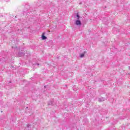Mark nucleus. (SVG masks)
I'll use <instances>...</instances> for the list:
<instances>
[{
    "label": "nucleus",
    "mask_w": 130,
    "mask_h": 130,
    "mask_svg": "<svg viewBox=\"0 0 130 130\" xmlns=\"http://www.w3.org/2000/svg\"><path fill=\"white\" fill-rule=\"evenodd\" d=\"M76 25H77V26H81L82 25V22H81V21H80V20L77 19L76 21L75 22Z\"/></svg>",
    "instance_id": "nucleus-1"
},
{
    "label": "nucleus",
    "mask_w": 130,
    "mask_h": 130,
    "mask_svg": "<svg viewBox=\"0 0 130 130\" xmlns=\"http://www.w3.org/2000/svg\"><path fill=\"white\" fill-rule=\"evenodd\" d=\"M44 35H45V33L43 32L42 35V40H45L47 39V38L46 37H45Z\"/></svg>",
    "instance_id": "nucleus-2"
},
{
    "label": "nucleus",
    "mask_w": 130,
    "mask_h": 130,
    "mask_svg": "<svg viewBox=\"0 0 130 130\" xmlns=\"http://www.w3.org/2000/svg\"><path fill=\"white\" fill-rule=\"evenodd\" d=\"M105 100V99L104 98L99 99V102H103V101H104Z\"/></svg>",
    "instance_id": "nucleus-3"
},
{
    "label": "nucleus",
    "mask_w": 130,
    "mask_h": 130,
    "mask_svg": "<svg viewBox=\"0 0 130 130\" xmlns=\"http://www.w3.org/2000/svg\"><path fill=\"white\" fill-rule=\"evenodd\" d=\"M48 105H53V101H51L48 102Z\"/></svg>",
    "instance_id": "nucleus-4"
},
{
    "label": "nucleus",
    "mask_w": 130,
    "mask_h": 130,
    "mask_svg": "<svg viewBox=\"0 0 130 130\" xmlns=\"http://www.w3.org/2000/svg\"><path fill=\"white\" fill-rule=\"evenodd\" d=\"M85 53H86V52L84 51V53H82L80 54V57L83 58L84 56H85Z\"/></svg>",
    "instance_id": "nucleus-5"
},
{
    "label": "nucleus",
    "mask_w": 130,
    "mask_h": 130,
    "mask_svg": "<svg viewBox=\"0 0 130 130\" xmlns=\"http://www.w3.org/2000/svg\"><path fill=\"white\" fill-rule=\"evenodd\" d=\"M77 20H80V15H79V14H77Z\"/></svg>",
    "instance_id": "nucleus-6"
},
{
    "label": "nucleus",
    "mask_w": 130,
    "mask_h": 130,
    "mask_svg": "<svg viewBox=\"0 0 130 130\" xmlns=\"http://www.w3.org/2000/svg\"><path fill=\"white\" fill-rule=\"evenodd\" d=\"M27 127H31V125H30V124H28V125H27Z\"/></svg>",
    "instance_id": "nucleus-7"
},
{
    "label": "nucleus",
    "mask_w": 130,
    "mask_h": 130,
    "mask_svg": "<svg viewBox=\"0 0 130 130\" xmlns=\"http://www.w3.org/2000/svg\"><path fill=\"white\" fill-rule=\"evenodd\" d=\"M44 87H45V88H46V86H45Z\"/></svg>",
    "instance_id": "nucleus-8"
},
{
    "label": "nucleus",
    "mask_w": 130,
    "mask_h": 130,
    "mask_svg": "<svg viewBox=\"0 0 130 130\" xmlns=\"http://www.w3.org/2000/svg\"><path fill=\"white\" fill-rule=\"evenodd\" d=\"M22 55H24V54L22 53Z\"/></svg>",
    "instance_id": "nucleus-9"
}]
</instances>
